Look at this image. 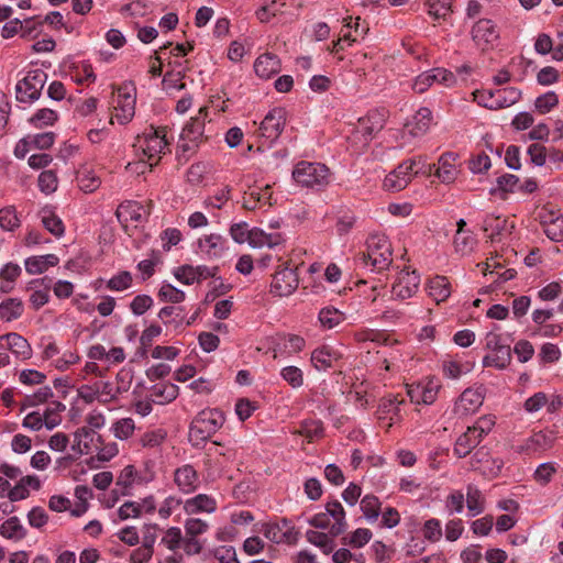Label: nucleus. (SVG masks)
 I'll return each instance as SVG.
<instances>
[{
	"mask_svg": "<svg viewBox=\"0 0 563 563\" xmlns=\"http://www.w3.org/2000/svg\"><path fill=\"white\" fill-rule=\"evenodd\" d=\"M494 353L495 354L493 356L487 355L483 358L484 366H494L503 369L510 364L511 351L508 344L504 345Z\"/></svg>",
	"mask_w": 563,
	"mask_h": 563,
	"instance_id": "nucleus-39",
	"label": "nucleus"
},
{
	"mask_svg": "<svg viewBox=\"0 0 563 563\" xmlns=\"http://www.w3.org/2000/svg\"><path fill=\"white\" fill-rule=\"evenodd\" d=\"M47 80V74L42 69H32L18 81L15 91L20 102H33L41 97L42 89Z\"/></svg>",
	"mask_w": 563,
	"mask_h": 563,
	"instance_id": "nucleus-6",
	"label": "nucleus"
},
{
	"mask_svg": "<svg viewBox=\"0 0 563 563\" xmlns=\"http://www.w3.org/2000/svg\"><path fill=\"white\" fill-rule=\"evenodd\" d=\"M0 227L4 231H13L20 227V219L13 206L0 209Z\"/></svg>",
	"mask_w": 563,
	"mask_h": 563,
	"instance_id": "nucleus-47",
	"label": "nucleus"
},
{
	"mask_svg": "<svg viewBox=\"0 0 563 563\" xmlns=\"http://www.w3.org/2000/svg\"><path fill=\"white\" fill-rule=\"evenodd\" d=\"M323 426L320 420H305L301 422L298 434L308 439L309 442L323 435Z\"/></svg>",
	"mask_w": 563,
	"mask_h": 563,
	"instance_id": "nucleus-43",
	"label": "nucleus"
},
{
	"mask_svg": "<svg viewBox=\"0 0 563 563\" xmlns=\"http://www.w3.org/2000/svg\"><path fill=\"white\" fill-rule=\"evenodd\" d=\"M277 0H271L269 3L262 5L256 11V16L262 23H267L271 19L278 13H282V7L285 5V2L280 3L279 7L276 5Z\"/></svg>",
	"mask_w": 563,
	"mask_h": 563,
	"instance_id": "nucleus-61",
	"label": "nucleus"
},
{
	"mask_svg": "<svg viewBox=\"0 0 563 563\" xmlns=\"http://www.w3.org/2000/svg\"><path fill=\"white\" fill-rule=\"evenodd\" d=\"M178 386L172 383L155 384L151 388V401L164 405L175 400L178 396Z\"/></svg>",
	"mask_w": 563,
	"mask_h": 563,
	"instance_id": "nucleus-28",
	"label": "nucleus"
},
{
	"mask_svg": "<svg viewBox=\"0 0 563 563\" xmlns=\"http://www.w3.org/2000/svg\"><path fill=\"white\" fill-rule=\"evenodd\" d=\"M541 224L547 236L554 242L563 241V216L555 211H542Z\"/></svg>",
	"mask_w": 563,
	"mask_h": 563,
	"instance_id": "nucleus-16",
	"label": "nucleus"
},
{
	"mask_svg": "<svg viewBox=\"0 0 563 563\" xmlns=\"http://www.w3.org/2000/svg\"><path fill=\"white\" fill-rule=\"evenodd\" d=\"M482 440L483 438L479 437L472 427H468L467 430L457 438L453 452L459 459L465 457Z\"/></svg>",
	"mask_w": 563,
	"mask_h": 563,
	"instance_id": "nucleus-19",
	"label": "nucleus"
},
{
	"mask_svg": "<svg viewBox=\"0 0 563 563\" xmlns=\"http://www.w3.org/2000/svg\"><path fill=\"white\" fill-rule=\"evenodd\" d=\"M548 404V396L545 393L539 391L529 397L523 408L528 413H536Z\"/></svg>",
	"mask_w": 563,
	"mask_h": 563,
	"instance_id": "nucleus-64",
	"label": "nucleus"
},
{
	"mask_svg": "<svg viewBox=\"0 0 563 563\" xmlns=\"http://www.w3.org/2000/svg\"><path fill=\"white\" fill-rule=\"evenodd\" d=\"M114 110L111 122L115 119L120 124H126L134 117L135 99L129 92H122V89H119L118 104Z\"/></svg>",
	"mask_w": 563,
	"mask_h": 563,
	"instance_id": "nucleus-18",
	"label": "nucleus"
},
{
	"mask_svg": "<svg viewBox=\"0 0 563 563\" xmlns=\"http://www.w3.org/2000/svg\"><path fill=\"white\" fill-rule=\"evenodd\" d=\"M387 111L372 110L364 118L358 119L356 125V133L364 137L365 142L383 130L386 123Z\"/></svg>",
	"mask_w": 563,
	"mask_h": 563,
	"instance_id": "nucleus-11",
	"label": "nucleus"
},
{
	"mask_svg": "<svg viewBox=\"0 0 563 563\" xmlns=\"http://www.w3.org/2000/svg\"><path fill=\"white\" fill-rule=\"evenodd\" d=\"M472 38L482 51L493 48L499 38L495 23L489 19L478 20L472 27Z\"/></svg>",
	"mask_w": 563,
	"mask_h": 563,
	"instance_id": "nucleus-8",
	"label": "nucleus"
},
{
	"mask_svg": "<svg viewBox=\"0 0 563 563\" xmlns=\"http://www.w3.org/2000/svg\"><path fill=\"white\" fill-rule=\"evenodd\" d=\"M426 73L430 79L431 86L435 82H439L445 87H451L456 82L455 75L444 68H433L427 70Z\"/></svg>",
	"mask_w": 563,
	"mask_h": 563,
	"instance_id": "nucleus-48",
	"label": "nucleus"
},
{
	"mask_svg": "<svg viewBox=\"0 0 563 563\" xmlns=\"http://www.w3.org/2000/svg\"><path fill=\"white\" fill-rule=\"evenodd\" d=\"M506 228L507 220L500 217L488 216L486 217L483 223V230L485 232L490 231V234L488 235L490 240H494L496 235L501 234V232L505 231Z\"/></svg>",
	"mask_w": 563,
	"mask_h": 563,
	"instance_id": "nucleus-52",
	"label": "nucleus"
},
{
	"mask_svg": "<svg viewBox=\"0 0 563 563\" xmlns=\"http://www.w3.org/2000/svg\"><path fill=\"white\" fill-rule=\"evenodd\" d=\"M135 429L134 421L131 418H123L113 424L114 437L120 440L129 439Z\"/></svg>",
	"mask_w": 563,
	"mask_h": 563,
	"instance_id": "nucleus-59",
	"label": "nucleus"
},
{
	"mask_svg": "<svg viewBox=\"0 0 563 563\" xmlns=\"http://www.w3.org/2000/svg\"><path fill=\"white\" fill-rule=\"evenodd\" d=\"M263 534L266 539L275 543L290 542L292 539V531L283 530L279 523H267L263 527Z\"/></svg>",
	"mask_w": 563,
	"mask_h": 563,
	"instance_id": "nucleus-40",
	"label": "nucleus"
},
{
	"mask_svg": "<svg viewBox=\"0 0 563 563\" xmlns=\"http://www.w3.org/2000/svg\"><path fill=\"white\" fill-rule=\"evenodd\" d=\"M117 217L120 221L142 222L145 219L144 207L134 201H126L117 209Z\"/></svg>",
	"mask_w": 563,
	"mask_h": 563,
	"instance_id": "nucleus-30",
	"label": "nucleus"
},
{
	"mask_svg": "<svg viewBox=\"0 0 563 563\" xmlns=\"http://www.w3.org/2000/svg\"><path fill=\"white\" fill-rule=\"evenodd\" d=\"M77 183L85 192H92L99 188L101 181L96 173L87 167H82L77 172Z\"/></svg>",
	"mask_w": 563,
	"mask_h": 563,
	"instance_id": "nucleus-36",
	"label": "nucleus"
},
{
	"mask_svg": "<svg viewBox=\"0 0 563 563\" xmlns=\"http://www.w3.org/2000/svg\"><path fill=\"white\" fill-rule=\"evenodd\" d=\"M466 507L470 517H476L485 510V497L475 485H467L465 494Z\"/></svg>",
	"mask_w": 563,
	"mask_h": 563,
	"instance_id": "nucleus-29",
	"label": "nucleus"
},
{
	"mask_svg": "<svg viewBox=\"0 0 563 563\" xmlns=\"http://www.w3.org/2000/svg\"><path fill=\"white\" fill-rule=\"evenodd\" d=\"M5 340L8 349L16 357L27 360L32 356V349L26 339L15 332H11L0 336V341Z\"/></svg>",
	"mask_w": 563,
	"mask_h": 563,
	"instance_id": "nucleus-23",
	"label": "nucleus"
},
{
	"mask_svg": "<svg viewBox=\"0 0 563 563\" xmlns=\"http://www.w3.org/2000/svg\"><path fill=\"white\" fill-rule=\"evenodd\" d=\"M484 401L482 391L477 389H465L455 402L454 411L460 416H467L475 412Z\"/></svg>",
	"mask_w": 563,
	"mask_h": 563,
	"instance_id": "nucleus-15",
	"label": "nucleus"
},
{
	"mask_svg": "<svg viewBox=\"0 0 563 563\" xmlns=\"http://www.w3.org/2000/svg\"><path fill=\"white\" fill-rule=\"evenodd\" d=\"M43 227L56 238L64 235L65 227L62 219L52 210L43 209L40 212Z\"/></svg>",
	"mask_w": 563,
	"mask_h": 563,
	"instance_id": "nucleus-32",
	"label": "nucleus"
},
{
	"mask_svg": "<svg viewBox=\"0 0 563 563\" xmlns=\"http://www.w3.org/2000/svg\"><path fill=\"white\" fill-rule=\"evenodd\" d=\"M422 534L427 540L431 542L439 541L442 537L441 521L435 518L427 520L422 528Z\"/></svg>",
	"mask_w": 563,
	"mask_h": 563,
	"instance_id": "nucleus-58",
	"label": "nucleus"
},
{
	"mask_svg": "<svg viewBox=\"0 0 563 563\" xmlns=\"http://www.w3.org/2000/svg\"><path fill=\"white\" fill-rule=\"evenodd\" d=\"M23 313V303L18 298H10L0 303V318L3 321H12L20 318Z\"/></svg>",
	"mask_w": 563,
	"mask_h": 563,
	"instance_id": "nucleus-37",
	"label": "nucleus"
},
{
	"mask_svg": "<svg viewBox=\"0 0 563 563\" xmlns=\"http://www.w3.org/2000/svg\"><path fill=\"white\" fill-rule=\"evenodd\" d=\"M341 357V354L328 345L316 349L311 354V363L318 371H327Z\"/></svg>",
	"mask_w": 563,
	"mask_h": 563,
	"instance_id": "nucleus-24",
	"label": "nucleus"
},
{
	"mask_svg": "<svg viewBox=\"0 0 563 563\" xmlns=\"http://www.w3.org/2000/svg\"><path fill=\"white\" fill-rule=\"evenodd\" d=\"M183 533L180 528L172 527L166 530L162 538V543L170 551H175L181 547Z\"/></svg>",
	"mask_w": 563,
	"mask_h": 563,
	"instance_id": "nucleus-56",
	"label": "nucleus"
},
{
	"mask_svg": "<svg viewBox=\"0 0 563 563\" xmlns=\"http://www.w3.org/2000/svg\"><path fill=\"white\" fill-rule=\"evenodd\" d=\"M51 397H53L52 388L49 386L41 387L34 394L25 396L23 402L21 404V411L29 407H35L40 404H43Z\"/></svg>",
	"mask_w": 563,
	"mask_h": 563,
	"instance_id": "nucleus-45",
	"label": "nucleus"
},
{
	"mask_svg": "<svg viewBox=\"0 0 563 563\" xmlns=\"http://www.w3.org/2000/svg\"><path fill=\"white\" fill-rule=\"evenodd\" d=\"M162 301L179 303L185 299V292L170 284H163L158 291Z\"/></svg>",
	"mask_w": 563,
	"mask_h": 563,
	"instance_id": "nucleus-53",
	"label": "nucleus"
},
{
	"mask_svg": "<svg viewBox=\"0 0 563 563\" xmlns=\"http://www.w3.org/2000/svg\"><path fill=\"white\" fill-rule=\"evenodd\" d=\"M404 398H399L398 395H388L380 399L376 416L379 420L385 419L389 416L390 421L399 418V406L404 402ZM393 422L388 423V428Z\"/></svg>",
	"mask_w": 563,
	"mask_h": 563,
	"instance_id": "nucleus-25",
	"label": "nucleus"
},
{
	"mask_svg": "<svg viewBox=\"0 0 563 563\" xmlns=\"http://www.w3.org/2000/svg\"><path fill=\"white\" fill-rule=\"evenodd\" d=\"M420 285V275L416 271L402 269L393 284L391 295L395 299L411 298Z\"/></svg>",
	"mask_w": 563,
	"mask_h": 563,
	"instance_id": "nucleus-9",
	"label": "nucleus"
},
{
	"mask_svg": "<svg viewBox=\"0 0 563 563\" xmlns=\"http://www.w3.org/2000/svg\"><path fill=\"white\" fill-rule=\"evenodd\" d=\"M558 103L559 98L556 93L548 91L536 99L534 107L540 113L544 114L551 111Z\"/></svg>",
	"mask_w": 563,
	"mask_h": 563,
	"instance_id": "nucleus-57",
	"label": "nucleus"
},
{
	"mask_svg": "<svg viewBox=\"0 0 563 563\" xmlns=\"http://www.w3.org/2000/svg\"><path fill=\"white\" fill-rule=\"evenodd\" d=\"M495 108L504 109L517 103L521 98V91L515 87L501 88L495 90Z\"/></svg>",
	"mask_w": 563,
	"mask_h": 563,
	"instance_id": "nucleus-34",
	"label": "nucleus"
},
{
	"mask_svg": "<svg viewBox=\"0 0 563 563\" xmlns=\"http://www.w3.org/2000/svg\"><path fill=\"white\" fill-rule=\"evenodd\" d=\"M38 187L44 194H52L57 189V177L53 170H44L38 176Z\"/></svg>",
	"mask_w": 563,
	"mask_h": 563,
	"instance_id": "nucleus-62",
	"label": "nucleus"
},
{
	"mask_svg": "<svg viewBox=\"0 0 563 563\" xmlns=\"http://www.w3.org/2000/svg\"><path fill=\"white\" fill-rule=\"evenodd\" d=\"M361 510L368 521H375L379 516L380 501L374 495H366L361 500Z\"/></svg>",
	"mask_w": 563,
	"mask_h": 563,
	"instance_id": "nucleus-44",
	"label": "nucleus"
},
{
	"mask_svg": "<svg viewBox=\"0 0 563 563\" xmlns=\"http://www.w3.org/2000/svg\"><path fill=\"white\" fill-rule=\"evenodd\" d=\"M475 239L470 232H456L454 247L457 253L465 255L473 250Z\"/></svg>",
	"mask_w": 563,
	"mask_h": 563,
	"instance_id": "nucleus-55",
	"label": "nucleus"
},
{
	"mask_svg": "<svg viewBox=\"0 0 563 563\" xmlns=\"http://www.w3.org/2000/svg\"><path fill=\"white\" fill-rule=\"evenodd\" d=\"M158 318L165 323H173L175 328L184 325V308L176 306H166L158 312Z\"/></svg>",
	"mask_w": 563,
	"mask_h": 563,
	"instance_id": "nucleus-41",
	"label": "nucleus"
},
{
	"mask_svg": "<svg viewBox=\"0 0 563 563\" xmlns=\"http://www.w3.org/2000/svg\"><path fill=\"white\" fill-rule=\"evenodd\" d=\"M451 157L452 154L442 155L439 159V166L435 172V175L441 179V181L446 184L453 181L456 176V168L450 163Z\"/></svg>",
	"mask_w": 563,
	"mask_h": 563,
	"instance_id": "nucleus-42",
	"label": "nucleus"
},
{
	"mask_svg": "<svg viewBox=\"0 0 563 563\" xmlns=\"http://www.w3.org/2000/svg\"><path fill=\"white\" fill-rule=\"evenodd\" d=\"M428 295L439 305L451 295V284L445 276L437 275L427 283Z\"/></svg>",
	"mask_w": 563,
	"mask_h": 563,
	"instance_id": "nucleus-22",
	"label": "nucleus"
},
{
	"mask_svg": "<svg viewBox=\"0 0 563 563\" xmlns=\"http://www.w3.org/2000/svg\"><path fill=\"white\" fill-rule=\"evenodd\" d=\"M175 483L178 488L186 493H192L198 487V474L191 465H184L175 471Z\"/></svg>",
	"mask_w": 563,
	"mask_h": 563,
	"instance_id": "nucleus-20",
	"label": "nucleus"
},
{
	"mask_svg": "<svg viewBox=\"0 0 563 563\" xmlns=\"http://www.w3.org/2000/svg\"><path fill=\"white\" fill-rule=\"evenodd\" d=\"M199 250L209 257H220L227 249V239L220 234H209L199 239Z\"/></svg>",
	"mask_w": 563,
	"mask_h": 563,
	"instance_id": "nucleus-21",
	"label": "nucleus"
},
{
	"mask_svg": "<svg viewBox=\"0 0 563 563\" xmlns=\"http://www.w3.org/2000/svg\"><path fill=\"white\" fill-rule=\"evenodd\" d=\"M308 522L318 529H329L332 537L342 534L347 527L344 508L338 500L327 503L325 511L316 514Z\"/></svg>",
	"mask_w": 563,
	"mask_h": 563,
	"instance_id": "nucleus-3",
	"label": "nucleus"
},
{
	"mask_svg": "<svg viewBox=\"0 0 563 563\" xmlns=\"http://www.w3.org/2000/svg\"><path fill=\"white\" fill-rule=\"evenodd\" d=\"M0 534L7 539L21 540L26 531L18 517H11L0 526Z\"/></svg>",
	"mask_w": 563,
	"mask_h": 563,
	"instance_id": "nucleus-38",
	"label": "nucleus"
},
{
	"mask_svg": "<svg viewBox=\"0 0 563 563\" xmlns=\"http://www.w3.org/2000/svg\"><path fill=\"white\" fill-rule=\"evenodd\" d=\"M205 134V114L203 109H200L199 115L191 119L190 122H188L185 128L183 129V132L180 134L181 140L185 142H188L183 145L184 150H191V146L189 143H192V145H198L200 140H202Z\"/></svg>",
	"mask_w": 563,
	"mask_h": 563,
	"instance_id": "nucleus-13",
	"label": "nucleus"
},
{
	"mask_svg": "<svg viewBox=\"0 0 563 563\" xmlns=\"http://www.w3.org/2000/svg\"><path fill=\"white\" fill-rule=\"evenodd\" d=\"M306 537L311 544L320 548L324 554H329L334 549L332 539L323 532L309 530L307 531Z\"/></svg>",
	"mask_w": 563,
	"mask_h": 563,
	"instance_id": "nucleus-46",
	"label": "nucleus"
},
{
	"mask_svg": "<svg viewBox=\"0 0 563 563\" xmlns=\"http://www.w3.org/2000/svg\"><path fill=\"white\" fill-rule=\"evenodd\" d=\"M330 170L321 163L299 162L294 170L292 178L302 187L321 189L329 184Z\"/></svg>",
	"mask_w": 563,
	"mask_h": 563,
	"instance_id": "nucleus-4",
	"label": "nucleus"
},
{
	"mask_svg": "<svg viewBox=\"0 0 563 563\" xmlns=\"http://www.w3.org/2000/svg\"><path fill=\"white\" fill-rule=\"evenodd\" d=\"M415 159H408L402 162L397 166V168H395L385 177L384 187L390 191H400L405 189L411 181V178L415 174Z\"/></svg>",
	"mask_w": 563,
	"mask_h": 563,
	"instance_id": "nucleus-10",
	"label": "nucleus"
},
{
	"mask_svg": "<svg viewBox=\"0 0 563 563\" xmlns=\"http://www.w3.org/2000/svg\"><path fill=\"white\" fill-rule=\"evenodd\" d=\"M433 122L432 111L428 107L419 108L413 117L407 121L406 128L413 137L424 135Z\"/></svg>",
	"mask_w": 563,
	"mask_h": 563,
	"instance_id": "nucleus-14",
	"label": "nucleus"
},
{
	"mask_svg": "<svg viewBox=\"0 0 563 563\" xmlns=\"http://www.w3.org/2000/svg\"><path fill=\"white\" fill-rule=\"evenodd\" d=\"M299 279L295 268L282 265L271 283V292L283 297L291 295L298 287Z\"/></svg>",
	"mask_w": 563,
	"mask_h": 563,
	"instance_id": "nucleus-7",
	"label": "nucleus"
},
{
	"mask_svg": "<svg viewBox=\"0 0 563 563\" xmlns=\"http://www.w3.org/2000/svg\"><path fill=\"white\" fill-rule=\"evenodd\" d=\"M224 417L222 412L217 409L200 411L190 424V441H192L195 445H199L211 438L222 427Z\"/></svg>",
	"mask_w": 563,
	"mask_h": 563,
	"instance_id": "nucleus-2",
	"label": "nucleus"
},
{
	"mask_svg": "<svg viewBox=\"0 0 563 563\" xmlns=\"http://www.w3.org/2000/svg\"><path fill=\"white\" fill-rule=\"evenodd\" d=\"M57 263L58 258L54 254L33 256L25 261V269L29 274H41L49 266H55Z\"/></svg>",
	"mask_w": 563,
	"mask_h": 563,
	"instance_id": "nucleus-33",
	"label": "nucleus"
},
{
	"mask_svg": "<svg viewBox=\"0 0 563 563\" xmlns=\"http://www.w3.org/2000/svg\"><path fill=\"white\" fill-rule=\"evenodd\" d=\"M65 408V405L59 401H53L46 407L42 415L46 429L52 430L60 424V412H63Z\"/></svg>",
	"mask_w": 563,
	"mask_h": 563,
	"instance_id": "nucleus-35",
	"label": "nucleus"
},
{
	"mask_svg": "<svg viewBox=\"0 0 563 563\" xmlns=\"http://www.w3.org/2000/svg\"><path fill=\"white\" fill-rule=\"evenodd\" d=\"M363 262L373 271L382 272L391 264V246L386 235L372 234L367 239V253L362 255Z\"/></svg>",
	"mask_w": 563,
	"mask_h": 563,
	"instance_id": "nucleus-5",
	"label": "nucleus"
},
{
	"mask_svg": "<svg viewBox=\"0 0 563 563\" xmlns=\"http://www.w3.org/2000/svg\"><path fill=\"white\" fill-rule=\"evenodd\" d=\"M168 141L166 140V128H146L145 131L136 137V142L134 144L135 147L141 150L143 154L147 157L148 161H154L150 163V167L155 166L163 154L168 150Z\"/></svg>",
	"mask_w": 563,
	"mask_h": 563,
	"instance_id": "nucleus-1",
	"label": "nucleus"
},
{
	"mask_svg": "<svg viewBox=\"0 0 563 563\" xmlns=\"http://www.w3.org/2000/svg\"><path fill=\"white\" fill-rule=\"evenodd\" d=\"M280 69L279 59L276 55L266 53L258 56L254 63V70L262 78H269Z\"/></svg>",
	"mask_w": 563,
	"mask_h": 563,
	"instance_id": "nucleus-27",
	"label": "nucleus"
},
{
	"mask_svg": "<svg viewBox=\"0 0 563 563\" xmlns=\"http://www.w3.org/2000/svg\"><path fill=\"white\" fill-rule=\"evenodd\" d=\"M286 123V111L283 108L272 109L263 119L261 135L269 141H275L282 134Z\"/></svg>",
	"mask_w": 563,
	"mask_h": 563,
	"instance_id": "nucleus-12",
	"label": "nucleus"
},
{
	"mask_svg": "<svg viewBox=\"0 0 563 563\" xmlns=\"http://www.w3.org/2000/svg\"><path fill=\"white\" fill-rule=\"evenodd\" d=\"M132 285V276L129 272H121L114 275L107 283V287L113 291H122L130 288Z\"/></svg>",
	"mask_w": 563,
	"mask_h": 563,
	"instance_id": "nucleus-60",
	"label": "nucleus"
},
{
	"mask_svg": "<svg viewBox=\"0 0 563 563\" xmlns=\"http://www.w3.org/2000/svg\"><path fill=\"white\" fill-rule=\"evenodd\" d=\"M58 119L57 113L48 108L40 109L29 121L35 128L41 129L53 125Z\"/></svg>",
	"mask_w": 563,
	"mask_h": 563,
	"instance_id": "nucleus-51",
	"label": "nucleus"
},
{
	"mask_svg": "<svg viewBox=\"0 0 563 563\" xmlns=\"http://www.w3.org/2000/svg\"><path fill=\"white\" fill-rule=\"evenodd\" d=\"M187 514H197L200 511L212 512L216 510V501L205 494H199L188 499L184 506Z\"/></svg>",
	"mask_w": 563,
	"mask_h": 563,
	"instance_id": "nucleus-31",
	"label": "nucleus"
},
{
	"mask_svg": "<svg viewBox=\"0 0 563 563\" xmlns=\"http://www.w3.org/2000/svg\"><path fill=\"white\" fill-rule=\"evenodd\" d=\"M344 320L343 313L334 308H323L319 312V321L325 329H333Z\"/></svg>",
	"mask_w": 563,
	"mask_h": 563,
	"instance_id": "nucleus-50",
	"label": "nucleus"
},
{
	"mask_svg": "<svg viewBox=\"0 0 563 563\" xmlns=\"http://www.w3.org/2000/svg\"><path fill=\"white\" fill-rule=\"evenodd\" d=\"M31 288L33 289V292L30 296V302L33 308L37 310L48 302L51 279L41 278L32 280Z\"/></svg>",
	"mask_w": 563,
	"mask_h": 563,
	"instance_id": "nucleus-26",
	"label": "nucleus"
},
{
	"mask_svg": "<svg viewBox=\"0 0 563 563\" xmlns=\"http://www.w3.org/2000/svg\"><path fill=\"white\" fill-rule=\"evenodd\" d=\"M280 375L294 388H298L303 384L302 371L296 366L284 367Z\"/></svg>",
	"mask_w": 563,
	"mask_h": 563,
	"instance_id": "nucleus-63",
	"label": "nucleus"
},
{
	"mask_svg": "<svg viewBox=\"0 0 563 563\" xmlns=\"http://www.w3.org/2000/svg\"><path fill=\"white\" fill-rule=\"evenodd\" d=\"M99 401L102 404H107L117 398V396L126 390L125 387H114L110 382H100L97 383Z\"/></svg>",
	"mask_w": 563,
	"mask_h": 563,
	"instance_id": "nucleus-49",
	"label": "nucleus"
},
{
	"mask_svg": "<svg viewBox=\"0 0 563 563\" xmlns=\"http://www.w3.org/2000/svg\"><path fill=\"white\" fill-rule=\"evenodd\" d=\"M453 0H426L429 14L435 19L445 18L451 12Z\"/></svg>",
	"mask_w": 563,
	"mask_h": 563,
	"instance_id": "nucleus-54",
	"label": "nucleus"
},
{
	"mask_svg": "<svg viewBox=\"0 0 563 563\" xmlns=\"http://www.w3.org/2000/svg\"><path fill=\"white\" fill-rule=\"evenodd\" d=\"M272 196L271 185H266L263 188L250 187L243 197V208L246 210H255L261 206H272Z\"/></svg>",
	"mask_w": 563,
	"mask_h": 563,
	"instance_id": "nucleus-17",
	"label": "nucleus"
}]
</instances>
